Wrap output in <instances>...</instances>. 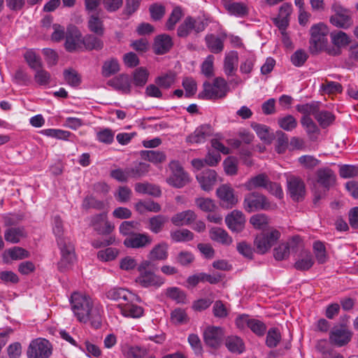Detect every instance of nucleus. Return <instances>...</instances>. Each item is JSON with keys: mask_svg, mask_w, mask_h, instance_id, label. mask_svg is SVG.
<instances>
[{"mask_svg": "<svg viewBox=\"0 0 358 358\" xmlns=\"http://www.w3.org/2000/svg\"><path fill=\"white\" fill-rule=\"evenodd\" d=\"M71 309L80 322L90 321L92 327L98 329L102 322L103 306L90 296L80 292L72 294L70 299Z\"/></svg>", "mask_w": 358, "mask_h": 358, "instance_id": "1", "label": "nucleus"}, {"mask_svg": "<svg viewBox=\"0 0 358 358\" xmlns=\"http://www.w3.org/2000/svg\"><path fill=\"white\" fill-rule=\"evenodd\" d=\"M243 208L247 212L252 213L258 210H273L278 206L275 203L270 202L264 194L254 192L245 196Z\"/></svg>", "mask_w": 358, "mask_h": 358, "instance_id": "2", "label": "nucleus"}, {"mask_svg": "<svg viewBox=\"0 0 358 358\" xmlns=\"http://www.w3.org/2000/svg\"><path fill=\"white\" fill-rule=\"evenodd\" d=\"M203 87V90L199 95L201 99H221L224 97L229 91L227 81L221 77L216 78L212 84L205 82Z\"/></svg>", "mask_w": 358, "mask_h": 358, "instance_id": "3", "label": "nucleus"}, {"mask_svg": "<svg viewBox=\"0 0 358 358\" xmlns=\"http://www.w3.org/2000/svg\"><path fill=\"white\" fill-rule=\"evenodd\" d=\"M328 32V27L324 23H318L311 27L310 30V51L311 53L316 54L325 47Z\"/></svg>", "mask_w": 358, "mask_h": 358, "instance_id": "4", "label": "nucleus"}, {"mask_svg": "<svg viewBox=\"0 0 358 358\" xmlns=\"http://www.w3.org/2000/svg\"><path fill=\"white\" fill-rule=\"evenodd\" d=\"M57 245L61 254L57 267L60 271H65L69 269L76 261L74 245L70 240L62 239L59 241Z\"/></svg>", "mask_w": 358, "mask_h": 358, "instance_id": "5", "label": "nucleus"}, {"mask_svg": "<svg viewBox=\"0 0 358 358\" xmlns=\"http://www.w3.org/2000/svg\"><path fill=\"white\" fill-rule=\"evenodd\" d=\"M332 10L334 13L330 17V22L334 26L343 29L352 27L353 20L352 12L349 9L336 3L332 6Z\"/></svg>", "mask_w": 358, "mask_h": 358, "instance_id": "6", "label": "nucleus"}, {"mask_svg": "<svg viewBox=\"0 0 358 358\" xmlns=\"http://www.w3.org/2000/svg\"><path fill=\"white\" fill-rule=\"evenodd\" d=\"M27 354L29 358H48L52 355V345L48 340L38 338L30 343Z\"/></svg>", "mask_w": 358, "mask_h": 358, "instance_id": "7", "label": "nucleus"}, {"mask_svg": "<svg viewBox=\"0 0 358 358\" xmlns=\"http://www.w3.org/2000/svg\"><path fill=\"white\" fill-rule=\"evenodd\" d=\"M206 28V24L200 17L194 18L187 16L178 26L177 35L180 38L187 37L192 31L198 34Z\"/></svg>", "mask_w": 358, "mask_h": 358, "instance_id": "8", "label": "nucleus"}, {"mask_svg": "<svg viewBox=\"0 0 358 358\" xmlns=\"http://www.w3.org/2000/svg\"><path fill=\"white\" fill-rule=\"evenodd\" d=\"M352 334L346 325L334 326L329 332V341L335 346L343 347L351 341Z\"/></svg>", "mask_w": 358, "mask_h": 358, "instance_id": "9", "label": "nucleus"}, {"mask_svg": "<svg viewBox=\"0 0 358 358\" xmlns=\"http://www.w3.org/2000/svg\"><path fill=\"white\" fill-rule=\"evenodd\" d=\"M169 168L171 170V175L167 178L166 181L170 185L176 188H180L188 183V176L178 162H171Z\"/></svg>", "mask_w": 358, "mask_h": 358, "instance_id": "10", "label": "nucleus"}, {"mask_svg": "<svg viewBox=\"0 0 358 358\" xmlns=\"http://www.w3.org/2000/svg\"><path fill=\"white\" fill-rule=\"evenodd\" d=\"M280 232L277 230L264 234L262 233L257 236L255 244L257 247V252L264 254L280 238Z\"/></svg>", "mask_w": 358, "mask_h": 358, "instance_id": "11", "label": "nucleus"}, {"mask_svg": "<svg viewBox=\"0 0 358 358\" xmlns=\"http://www.w3.org/2000/svg\"><path fill=\"white\" fill-rule=\"evenodd\" d=\"M288 192L294 201H299L303 198L306 193L305 184L303 180L295 176L287 178Z\"/></svg>", "mask_w": 358, "mask_h": 358, "instance_id": "12", "label": "nucleus"}, {"mask_svg": "<svg viewBox=\"0 0 358 358\" xmlns=\"http://www.w3.org/2000/svg\"><path fill=\"white\" fill-rule=\"evenodd\" d=\"M216 194L222 202V205L227 208H232L238 202L234 191L229 185L224 184L220 186L216 190Z\"/></svg>", "mask_w": 358, "mask_h": 358, "instance_id": "13", "label": "nucleus"}, {"mask_svg": "<svg viewBox=\"0 0 358 358\" xmlns=\"http://www.w3.org/2000/svg\"><path fill=\"white\" fill-rule=\"evenodd\" d=\"M136 282L143 287H159L164 284V279L149 271L139 273Z\"/></svg>", "mask_w": 358, "mask_h": 358, "instance_id": "14", "label": "nucleus"}, {"mask_svg": "<svg viewBox=\"0 0 358 358\" xmlns=\"http://www.w3.org/2000/svg\"><path fill=\"white\" fill-rule=\"evenodd\" d=\"M225 222L231 231L241 232L245 227V219L241 211L234 210L226 217Z\"/></svg>", "mask_w": 358, "mask_h": 358, "instance_id": "15", "label": "nucleus"}, {"mask_svg": "<svg viewBox=\"0 0 358 358\" xmlns=\"http://www.w3.org/2000/svg\"><path fill=\"white\" fill-rule=\"evenodd\" d=\"M82 43L83 39L80 31L74 26H69L66 35V49L69 52L74 51L80 48Z\"/></svg>", "mask_w": 358, "mask_h": 358, "instance_id": "16", "label": "nucleus"}, {"mask_svg": "<svg viewBox=\"0 0 358 358\" xmlns=\"http://www.w3.org/2000/svg\"><path fill=\"white\" fill-rule=\"evenodd\" d=\"M223 278V275L219 273L214 274H208L206 273H199L188 277L187 282L192 287H195L199 282H208L210 284L215 285L220 282Z\"/></svg>", "mask_w": 358, "mask_h": 358, "instance_id": "17", "label": "nucleus"}, {"mask_svg": "<svg viewBox=\"0 0 358 358\" xmlns=\"http://www.w3.org/2000/svg\"><path fill=\"white\" fill-rule=\"evenodd\" d=\"M317 182L324 189V192L329 190L336 182L334 172L328 167L319 169L316 171Z\"/></svg>", "mask_w": 358, "mask_h": 358, "instance_id": "18", "label": "nucleus"}, {"mask_svg": "<svg viewBox=\"0 0 358 358\" xmlns=\"http://www.w3.org/2000/svg\"><path fill=\"white\" fill-rule=\"evenodd\" d=\"M151 243V237L145 234H132L124 241V245L131 248H144Z\"/></svg>", "mask_w": 358, "mask_h": 358, "instance_id": "19", "label": "nucleus"}, {"mask_svg": "<svg viewBox=\"0 0 358 358\" xmlns=\"http://www.w3.org/2000/svg\"><path fill=\"white\" fill-rule=\"evenodd\" d=\"M197 215L192 210H184L173 215L171 221L176 227L188 226L193 224L196 220Z\"/></svg>", "mask_w": 358, "mask_h": 358, "instance_id": "20", "label": "nucleus"}, {"mask_svg": "<svg viewBox=\"0 0 358 358\" xmlns=\"http://www.w3.org/2000/svg\"><path fill=\"white\" fill-rule=\"evenodd\" d=\"M196 179L204 191H210L217 181V173L212 169H206L196 175Z\"/></svg>", "mask_w": 358, "mask_h": 358, "instance_id": "21", "label": "nucleus"}, {"mask_svg": "<svg viewBox=\"0 0 358 358\" xmlns=\"http://www.w3.org/2000/svg\"><path fill=\"white\" fill-rule=\"evenodd\" d=\"M223 335L222 329L220 327H208L204 331V341L207 345L216 348L221 342Z\"/></svg>", "mask_w": 358, "mask_h": 358, "instance_id": "22", "label": "nucleus"}, {"mask_svg": "<svg viewBox=\"0 0 358 358\" xmlns=\"http://www.w3.org/2000/svg\"><path fill=\"white\" fill-rule=\"evenodd\" d=\"M117 308L121 314L124 317L138 318L143 315V308L136 304L129 302V300L125 303H120L117 304Z\"/></svg>", "mask_w": 358, "mask_h": 358, "instance_id": "23", "label": "nucleus"}, {"mask_svg": "<svg viewBox=\"0 0 358 358\" xmlns=\"http://www.w3.org/2000/svg\"><path fill=\"white\" fill-rule=\"evenodd\" d=\"M92 222L94 229L100 234H109L114 229V226L107 220L105 213L95 215Z\"/></svg>", "mask_w": 358, "mask_h": 358, "instance_id": "24", "label": "nucleus"}, {"mask_svg": "<svg viewBox=\"0 0 358 358\" xmlns=\"http://www.w3.org/2000/svg\"><path fill=\"white\" fill-rule=\"evenodd\" d=\"M212 134L211 127L208 124H203L198 128L190 135H189L186 141L189 143H201L205 142L207 137Z\"/></svg>", "mask_w": 358, "mask_h": 358, "instance_id": "25", "label": "nucleus"}, {"mask_svg": "<svg viewBox=\"0 0 358 358\" xmlns=\"http://www.w3.org/2000/svg\"><path fill=\"white\" fill-rule=\"evenodd\" d=\"M172 46L173 41L170 36L162 34L155 38L154 48L156 54L163 55L169 51Z\"/></svg>", "mask_w": 358, "mask_h": 358, "instance_id": "26", "label": "nucleus"}, {"mask_svg": "<svg viewBox=\"0 0 358 358\" xmlns=\"http://www.w3.org/2000/svg\"><path fill=\"white\" fill-rule=\"evenodd\" d=\"M238 62V53L236 51H231L226 54L224 60V72L227 76L235 74L237 70Z\"/></svg>", "mask_w": 358, "mask_h": 358, "instance_id": "27", "label": "nucleus"}, {"mask_svg": "<svg viewBox=\"0 0 358 358\" xmlns=\"http://www.w3.org/2000/svg\"><path fill=\"white\" fill-rule=\"evenodd\" d=\"M106 296L110 300L116 301L118 303H124L129 301L131 294L125 289L113 287L106 292Z\"/></svg>", "mask_w": 358, "mask_h": 358, "instance_id": "28", "label": "nucleus"}, {"mask_svg": "<svg viewBox=\"0 0 358 358\" xmlns=\"http://www.w3.org/2000/svg\"><path fill=\"white\" fill-rule=\"evenodd\" d=\"M292 11L291 6L284 5L280 9V14L278 17L274 20L275 24L281 31V33L285 32L287 27L289 25L288 16Z\"/></svg>", "mask_w": 358, "mask_h": 358, "instance_id": "29", "label": "nucleus"}, {"mask_svg": "<svg viewBox=\"0 0 358 358\" xmlns=\"http://www.w3.org/2000/svg\"><path fill=\"white\" fill-rule=\"evenodd\" d=\"M268 177L265 173H260L250 178L244 185L247 190L251 191L257 188H265Z\"/></svg>", "mask_w": 358, "mask_h": 358, "instance_id": "30", "label": "nucleus"}, {"mask_svg": "<svg viewBox=\"0 0 358 358\" xmlns=\"http://www.w3.org/2000/svg\"><path fill=\"white\" fill-rule=\"evenodd\" d=\"M150 166L144 162H139L132 166L127 167L129 178L138 179L146 175L150 171Z\"/></svg>", "mask_w": 358, "mask_h": 358, "instance_id": "31", "label": "nucleus"}, {"mask_svg": "<svg viewBox=\"0 0 358 358\" xmlns=\"http://www.w3.org/2000/svg\"><path fill=\"white\" fill-rule=\"evenodd\" d=\"M210 237L213 241L224 245H229L232 243V238L228 233L219 227H214L210 230Z\"/></svg>", "mask_w": 358, "mask_h": 358, "instance_id": "32", "label": "nucleus"}, {"mask_svg": "<svg viewBox=\"0 0 358 358\" xmlns=\"http://www.w3.org/2000/svg\"><path fill=\"white\" fill-rule=\"evenodd\" d=\"M167 257L168 245L165 243L155 245L148 255V258L150 261L164 260Z\"/></svg>", "mask_w": 358, "mask_h": 358, "instance_id": "33", "label": "nucleus"}, {"mask_svg": "<svg viewBox=\"0 0 358 358\" xmlns=\"http://www.w3.org/2000/svg\"><path fill=\"white\" fill-rule=\"evenodd\" d=\"M141 157L152 164H160L166 161V155L160 150H144L141 152Z\"/></svg>", "mask_w": 358, "mask_h": 358, "instance_id": "34", "label": "nucleus"}, {"mask_svg": "<svg viewBox=\"0 0 358 358\" xmlns=\"http://www.w3.org/2000/svg\"><path fill=\"white\" fill-rule=\"evenodd\" d=\"M25 236L24 229L22 227H10L6 230L4 238L7 242L17 243Z\"/></svg>", "mask_w": 358, "mask_h": 358, "instance_id": "35", "label": "nucleus"}, {"mask_svg": "<svg viewBox=\"0 0 358 358\" xmlns=\"http://www.w3.org/2000/svg\"><path fill=\"white\" fill-rule=\"evenodd\" d=\"M135 191L140 194H148L154 196H159L162 193L159 187L148 182L136 183Z\"/></svg>", "mask_w": 358, "mask_h": 358, "instance_id": "36", "label": "nucleus"}, {"mask_svg": "<svg viewBox=\"0 0 358 358\" xmlns=\"http://www.w3.org/2000/svg\"><path fill=\"white\" fill-rule=\"evenodd\" d=\"M252 127L262 141L266 143H271L273 134L268 126L258 123H253L252 124Z\"/></svg>", "mask_w": 358, "mask_h": 358, "instance_id": "37", "label": "nucleus"}, {"mask_svg": "<svg viewBox=\"0 0 358 358\" xmlns=\"http://www.w3.org/2000/svg\"><path fill=\"white\" fill-rule=\"evenodd\" d=\"M225 345L228 350L234 353L241 354L244 351L245 346L242 339L236 336L227 338Z\"/></svg>", "mask_w": 358, "mask_h": 358, "instance_id": "38", "label": "nucleus"}, {"mask_svg": "<svg viewBox=\"0 0 358 358\" xmlns=\"http://www.w3.org/2000/svg\"><path fill=\"white\" fill-rule=\"evenodd\" d=\"M168 220V217L165 215H155L149 220V229L155 234H158L162 231L164 224Z\"/></svg>", "mask_w": 358, "mask_h": 358, "instance_id": "39", "label": "nucleus"}, {"mask_svg": "<svg viewBox=\"0 0 358 358\" xmlns=\"http://www.w3.org/2000/svg\"><path fill=\"white\" fill-rule=\"evenodd\" d=\"M314 264L312 255L308 252L301 253V258L294 263V268L299 271L310 269Z\"/></svg>", "mask_w": 358, "mask_h": 358, "instance_id": "40", "label": "nucleus"}, {"mask_svg": "<svg viewBox=\"0 0 358 358\" xmlns=\"http://www.w3.org/2000/svg\"><path fill=\"white\" fill-rule=\"evenodd\" d=\"M170 236L174 242H187L193 240L194 236L189 229H182L171 231Z\"/></svg>", "mask_w": 358, "mask_h": 358, "instance_id": "41", "label": "nucleus"}, {"mask_svg": "<svg viewBox=\"0 0 358 358\" xmlns=\"http://www.w3.org/2000/svg\"><path fill=\"white\" fill-rule=\"evenodd\" d=\"M206 45L210 52L219 53L223 50L224 44L221 38L213 34L207 35L205 38Z\"/></svg>", "mask_w": 358, "mask_h": 358, "instance_id": "42", "label": "nucleus"}, {"mask_svg": "<svg viewBox=\"0 0 358 358\" xmlns=\"http://www.w3.org/2000/svg\"><path fill=\"white\" fill-rule=\"evenodd\" d=\"M331 42L337 48L344 47L351 42L348 34L342 31H335L330 34Z\"/></svg>", "mask_w": 358, "mask_h": 358, "instance_id": "43", "label": "nucleus"}, {"mask_svg": "<svg viewBox=\"0 0 358 358\" xmlns=\"http://www.w3.org/2000/svg\"><path fill=\"white\" fill-rule=\"evenodd\" d=\"M99 36H94L92 34L87 35L83 39V43L87 50H101L103 47V42L99 37Z\"/></svg>", "mask_w": 358, "mask_h": 358, "instance_id": "44", "label": "nucleus"}, {"mask_svg": "<svg viewBox=\"0 0 358 358\" xmlns=\"http://www.w3.org/2000/svg\"><path fill=\"white\" fill-rule=\"evenodd\" d=\"M228 12L231 14L239 17H243L248 13V6L241 2H234L226 4L224 6Z\"/></svg>", "mask_w": 358, "mask_h": 358, "instance_id": "45", "label": "nucleus"}, {"mask_svg": "<svg viewBox=\"0 0 358 358\" xmlns=\"http://www.w3.org/2000/svg\"><path fill=\"white\" fill-rule=\"evenodd\" d=\"M88 27L92 32L98 36H103L104 28L102 20L99 17L98 14L90 15L88 21Z\"/></svg>", "mask_w": 358, "mask_h": 358, "instance_id": "46", "label": "nucleus"}, {"mask_svg": "<svg viewBox=\"0 0 358 358\" xmlns=\"http://www.w3.org/2000/svg\"><path fill=\"white\" fill-rule=\"evenodd\" d=\"M120 70V65L116 59L111 58L106 60L102 66V75L104 77H110V76L117 73Z\"/></svg>", "mask_w": 358, "mask_h": 358, "instance_id": "47", "label": "nucleus"}, {"mask_svg": "<svg viewBox=\"0 0 358 358\" xmlns=\"http://www.w3.org/2000/svg\"><path fill=\"white\" fill-rule=\"evenodd\" d=\"M176 82V75L173 73L162 74L157 77L155 83L164 89L170 88Z\"/></svg>", "mask_w": 358, "mask_h": 358, "instance_id": "48", "label": "nucleus"}, {"mask_svg": "<svg viewBox=\"0 0 358 358\" xmlns=\"http://www.w3.org/2000/svg\"><path fill=\"white\" fill-rule=\"evenodd\" d=\"M301 123L302 126L305 128L308 135L310 136V138H313V136L319 134L320 129L310 117L303 116V117L301 120Z\"/></svg>", "mask_w": 358, "mask_h": 358, "instance_id": "49", "label": "nucleus"}, {"mask_svg": "<svg viewBox=\"0 0 358 358\" xmlns=\"http://www.w3.org/2000/svg\"><path fill=\"white\" fill-rule=\"evenodd\" d=\"M315 118L322 128H326L333 123L335 117L330 112L318 110L317 113L315 115Z\"/></svg>", "mask_w": 358, "mask_h": 358, "instance_id": "50", "label": "nucleus"}, {"mask_svg": "<svg viewBox=\"0 0 358 358\" xmlns=\"http://www.w3.org/2000/svg\"><path fill=\"white\" fill-rule=\"evenodd\" d=\"M182 16L183 13L182 9L180 7L174 8L166 22V29L169 31L173 30L176 24L180 21Z\"/></svg>", "mask_w": 358, "mask_h": 358, "instance_id": "51", "label": "nucleus"}, {"mask_svg": "<svg viewBox=\"0 0 358 358\" xmlns=\"http://www.w3.org/2000/svg\"><path fill=\"white\" fill-rule=\"evenodd\" d=\"M41 133L47 136L64 141L69 140V137H71L73 135L69 131L59 129H46L41 131Z\"/></svg>", "mask_w": 358, "mask_h": 358, "instance_id": "52", "label": "nucleus"}, {"mask_svg": "<svg viewBox=\"0 0 358 358\" xmlns=\"http://www.w3.org/2000/svg\"><path fill=\"white\" fill-rule=\"evenodd\" d=\"M115 132L109 128L100 129L96 132V140L104 144H111L114 141Z\"/></svg>", "mask_w": 358, "mask_h": 358, "instance_id": "53", "label": "nucleus"}, {"mask_svg": "<svg viewBox=\"0 0 358 358\" xmlns=\"http://www.w3.org/2000/svg\"><path fill=\"white\" fill-rule=\"evenodd\" d=\"M166 296L178 303H185L187 297L185 293L178 287H169L166 291Z\"/></svg>", "mask_w": 358, "mask_h": 358, "instance_id": "54", "label": "nucleus"}, {"mask_svg": "<svg viewBox=\"0 0 358 358\" xmlns=\"http://www.w3.org/2000/svg\"><path fill=\"white\" fill-rule=\"evenodd\" d=\"M320 88L324 93L328 94L341 93L343 90L342 85L340 83L329 81L327 79L324 80V83L321 85Z\"/></svg>", "mask_w": 358, "mask_h": 358, "instance_id": "55", "label": "nucleus"}, {"mask_svg": "<svg viewBox=\"0 0 358 358\" xmlns=\"http://www.w3.org/2000/svg\"><path fill=\"white\" fill-rule=\"evenodd\" d=\"M52 231L57 238V242L59 243L60 239L69 240L64 236L63 222L59 215H55L52 220Z\"/></svg>", "mask_w": 358, "mask_h": 358, "instance_id": "56", "label": "nucleus"}, {"mask_svg": "<svg viewBox=\"0 0 358 358\" xmlns=\"http://www.w3.org/2000/svg\"><path fill=\"white\" fill-rule=\"evenodd\" d=\"M149 73L143 68L136 69L133 73V80L136 86H144L148 81Z\"/></svg>", "mask_w": 358, "mask_h": 358, "instance_id": "57", "label": "nucleus"}, {"mask_svg": "<svg viewBox=\"0 0 358 358\" xmlns=\"http://www.w3.org/2000/svg\"><path fill=\"white\" fill-rule=\"evenodd\" d=\"M281 340V335L277 328H271L266 336V344L269 348H275Z\"/></svg>", "mask_w": 358, "mask_h": 358, "instance_id": "58", "label": "nucleus"}, {"mask_svg": "<svg viewBox=\"0 0 358 358\" xmlns=\"http://www.w3.org/2000/svg\"><path fill=\"white\" fill-rule=\"evenodd\" d=\"M250 222L257 229H264L268 224L269 219L265 214H257L250 217Z\"/></svg>", "mask_w": 358, "mask_h": 358, "instance_id": "59", "label": "nucleus"}, {"mask_svg": "<svg viewBox=\"0 0 358 358\" xmlns=\"http://www.w3.org/2000/svg\"><path fill=\"white\" fill-rule=\"evenodd\" d=\"M214 59L213 55H208L201 64V73L208 78L212 77L214 74Z\"/></svg>", "mask_w": 358, "mask_h": 358, "instance_id": "60", "label": "nucleus"}, {"mask_svg": "<svg viewBox=\"0 0 358 358\" xmlns=\"http://www.w3.org/2000/svg\"><path fill=\"white\" fill-rule=\"evenodd\" d=\"M64 77L66 82L73 87L79 85L81 82L80 76L78 72L72 69L64 70Z\"/></svg>", "mask_w": 358, "mask_h": 358, "instance_id": "61", "label": "nucleus"}, {"mask_svg": "<svg viewBox=\"0 0 358 358\" xmlns=\"http://www.w3.org/2000/svg\"><path fill=\"white\" fill-rule=\"evenodd\" d=\"M278 122L280 128L287 131L293 130L297 126L296 120L291 115L278 119Z\"/></svg>", "mask_w": 358, "mask_h": 358, "instance_id": "62", "label": "nucleus"}, {"mask_svg": "<svg viewBox=\"0 0 358 358\" xmlns=\"http://www.w3.org/2000/svg\"><path fill=\"white\" fill-rule=\"evenodd\" d=\"M195 203L198 208L205 212H213L216 208L214 201L208 198H198L195 200Z\"/></svg>", "mask_w": 358, "mask_h": 358, "instance_id": "63", "label": "nucleus"}, {"mask_svg": "<svg viewBox=\"0 0 358 358\" xmlns=\"http://www.w3.org/2000/svg\"><path fill=\"white\" fill-rule=\"evenodd\" d=\"M339 174L341 178H349L358 176V166L345 164L340 166Z\"/></svg>", "mask_w": 358, "mask_h": 358, "instance_id": "64", "label": "nucleus"}]
</instances>
